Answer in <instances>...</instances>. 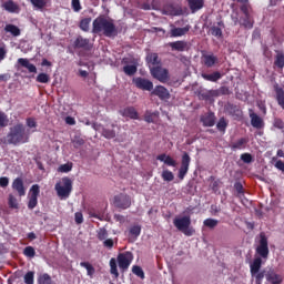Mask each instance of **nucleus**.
Wrapping results in <instances>:
<instances>
[{
	"mask_svg": "<svg viewBox=\"0 0 284 284\" xmlns=\"http://www.w3.org/2000/svg\"><path fill=\"white\" fill-rule=\"evenodd\" d=\"M93 34H103L104 37H116V26L114 20L100 16L93 20Z\"/></svg>",
	"mask_w": 284,
	"mask_h": 284,
	"instance_id": "obj_1",
	"label": "nucleus"
},
{
	"mask_svg": "<svg viewBox=\"0 0 284 284\" xmlns=\"http://www.w3.org/2000/svg\"><path fill=\"white\" fill-rule=\"evenodd\" d=\"M7 141L11 145H21L30 141V135L26 131V125L23 123H18L10 128L7 134Z\"/></svg>",
	"mask_w": 284,
	"mask_h": 284,
	"instance_id": "obj_2",
	"label": "nucleus"
},
{
	"mask_svg": "<svg viewBox=\"0 0 284 284\" xmlns=\"http://www.w3.org/2000/svg\"><path fill=\"white\" fill-rule=\"evenodd\" d=\"M54 190L61 201L70 199L72 194V180L70 178H62V180L55 183Z\"/></svg>",
	"mask_w": 284,
	"mask_h": 284,
	"instance_id": "obj_3",
	"label": "nucleus"
},
{
	"mask_svg": "<svg viewBox=\"0 0 284 284\" xmlns=\"http://www.w3.org/2000/svg\"><path fill=\"white\" fill-rule=\"evenodd\" d=\"M173 225L185 236H192L194 234V229L190 227L192 225V219L190 216L175 217Z\"/></svg>",
	"mask_w": 284,
	"mask_h": 284,
	"instance_id": "obj_4",
	"label": "nucleus"
},
{
	"mask_svg": "<svg viewBox=\"0 0 284 284\" xmlns=\"http://www.w3.org/2000/svg\"><path fill=\"white\" fill-rule=\"evenodd\" d=\"M132 261H134V255L132 254V252L126 251L118 255V265L120 270H122V272H125V270H128L130 265H132Z\"/></svg>",
	"mask_w": 284,
	"mask_h": 284,
	"instance_id": "obj_5",
	"label": "nucleus"
},
{
	"mask_svg": "<svg viewBox=\"0 0 284 284\" xmlns=\"http://www.w3.org/2000/svg\"><path fill=\"white\" fill-rule=\"evenodd\" d=\"M256 254L262 256V258H267L270 254V247L267 246V237L265 233L260 234V244L256 247Z\"/></svg>",
	"mask_w": 284,
	"mask_h": 284,
	"instance_id": "obj_6",
	"label": "nucleus"
},
{
	"mask_svg": "<svg viewBox=\"0 0 284 284\" xmlns=\"http://www.w3.org/2000/svg\"><path fill=\"white\" fill-rule=\"evenodd\" d=\"M40 192L41 190L39 184H33L31 186L30 193H29V203H28L29 210H34V207H37V204L39 203L38 199H39Z\"/></svg>",
	"mask_w": 284,
	"mask_h": 284,
	"instance_id": "obj_7",
	"label": "nucleus"
},
{
	"mask_svg": "<svg viewBox=\"0 0 284 284\" xmlns=\"http://www.w3.org/2000/svg\"><path fill=\"white\" fill-rule=\"evenodd\" d=\"M151 74L153 79H156L161 83H165L168 79H170L168 69L161 68V67H155L151 69Z\"/></svg>",
	"mask_w": 284,
	"mask_h": 284,
	"instance_id": "obj_8",
	"label": "nucleus"
},
{
	"mask_svg": "<svg viewBox=\"0 0 284 284\" xmlns=\"http://www.w3.org/2000/svg\"><path fill=\"white\" fill-rule=\"evenodd\" d=\"M133 83L139 90H144L146 92L154 90V83L145 78H134Z\"/></svg>",
	"mask_w": 284,
	"mask_h": 284,
	"instance_id": "obj_9",
	"label": "nucleus"
},
{
	"mask_svg": "<svg viewBox=\"0 0 284 284\" xmlns=\"http://www.w3.org/2000/svg\"><path fill=\"white\" fill-rule=\"evenodd\" d=\"M190 161H192V159L190 158V154L183 153L182 164H181V168L179 170V179L181 181H183V179H185V175L187 174V172L190 170Z\"/></svg>",
	"mask_w": 284,
	"mask_h": 284,
	"instance_id": "obj_10",
	"label": "nucleus"
},
{
	"mask_svg": "<svg viewBox=\"0 0 284 284\" xmlns=\"http://www.w3.org/2000/svg\"><path fill=\"white\" fill-rule=\"evenodd\" d=\"M114 205L121 210H128V207L132 205V201L130 200V196L120 194L114 197Z\"/></svg>",
	"mask_w": 284,
	"mask_h": 284,
	"instance_id": "obj_11",
	"label": "nucleus"
},
{
	"mask_svg": "<svg viewBox=\"0 0 284 284\" xmlns=\"http://www.w3.org/2000/svg\"><path fill=\"white\" fill-rule=\"evenodd\" d=\"M266 284H281L283 283V276L274 272V270L270 268L265 273Z\"/></svg>",
	"mask_w": 284,
	"mask_h": 284,
	"instance_id": "obj_12",
	"label": "nucleus"
},
{
	"mask_svg": "<svg viewBox=\"0 0 284 284\" xmlns=\"http://www.w3.org/2000/svg\"><path fill=\"white\" fill-rule=\"evenodd\" d=\"M93 128L97 132H101L104 139H114L116 136V132L113 129L103 128L101 124H94Z\"/></svg>",
	"mask_w": 284,
	"mask_h": 284,
	"instance_id": "obj_13",
	"label": "nucleus"
},
{
	"mask_svg": "<svg viewBox=\"0 0 284 284\" xmlns=\"http://www.w3.org/2000/svg\"><path fill=\"white\" fill-rule=\"evenodd\" d=\"M250 119H251V125L253 128H256L257 130H261L265 125L263 122V118L258 116V114L254 113V111L250 110Z\"/></svg>",
	"mask_w": 284,
	"mask_h": 284,
	"instance_id": "obj_14",
	"label": "nucleus"
},
{
	"mask_svg": "<svg viewBox=\"0 0 284 284\" xmlns=\"http://www.w3.org/2000/svg\"><path fill=\"white\" fill-rule=\"evenodd\" d=\"M152 94L159 97V99H161L162 101L165 99H170V91H168V89H165V87L163 85L155 87L152 91Z\"/></svg>",
	"mask_w": 284,
	"mask_h": 284,
	"instance_id": "obj_15",
	"label": "nucleus"
},
{
	"mask_svg": "<svg viewBox=\"0 0 284 284\" xmlns=\"http://www.w3.org/2000/svg\"><path fill=\"white\" fill-rule=\"evenodd\" d=\"M18 63L21 65V68H26L31 74H37V67L30 63V60L27 58H19Z\"/></svg>",
	"mask_w": 284,
	"mask_h": 284,
	"instance_id": "obj_16",
	"label": "nucleus"
},
{
	"mask_svg": "<svg viewBox=\"0 0 284 284\" xmlns=\"http://www.w3.org/2000/svg\"><path fill=\"white\" fill-rule=\"evenodd\" d=\"M201 122L205 128H213L214 123H216V116H214V113H206L202 115Z\"/></svg>",
	"mask_w": 284,
	"mask_h": 284,
	"instance_id": "obj_17",
	"label": "nucleus"
},
{
	"mask_svg": "<svg viewBox=\"0 0 284 284\" xmlns=\"http://www.w3.org/2000/svg\"><path fill=\"white\" fill-rule=\"evenodd\" d=\"M26 132L30 136L37 132V120L34 118H27L26 119Z\"/></svg>",
	"mask_w": 284,
	"mask_h": 284,
	"instance_id": "obj_18",
	"label": "nucleus"
},
{
	"mask_svg": "<svg viewBox=\"0 0 284 284\" xmlns=\"http://www.w3.org/2000/svg\"><path fill=\"white\" fill-rule=\"evenodd\" d=\"M12 187L18 192L19 196H26V187L23 186V180H21V178H17L13 181Z\"/></svg>",
	"mask_w": 284,
	"mask_h": 284,
	"instance_id": "obj_19",
	"label": "nucleus"
},
{
	"mask_svg": "<svg viewBox=\"0 0 284 284\" xmlns=\"http://www.w3.org/2000/svg\"><path fill=\"white\" fill-rule=\"evenodd\" d=\"M190 10L194 12H199V10L203 9V6L205 4L204 0H187Z\"/></svg>",
	"mask_w": 284,
	"mask_h": 284,
	"instance_id": "obj_20",
	"label": "nucleus"
},
{
	"mask_svg": "<svg viewBox=\"0 0 284 284\" xmlns=\"http://www.w3.org/2000/svg\"><path fill=\"white\" fill-rule=\"evenodd\" d=\"M158 161H161L162 163H164L165 165H169L170 168H176V162L174 159H172V156L168 155V154H160L158 155Z\"/></svg>",
	"mask_w": 284,
	"mask_h": 284,
	"instance_id": "obj_21",
	"label": "nucleus"
},
{
	"mask_svg": "<svg viewBox=\"0 0 284 284\" xmlns=\"http://www.w3.org/2000/svg\"><path fill=\"white\" fill-rule=\"evenodd\" d=\"M240 26L246 30H252L254 28V19H252V16H244V18L240 19Z\"/></svg>",
	"mask_w": 284,
	"mask_h": 284,
	"instance_id": "obj_22",
	"label": "nucleus"
},
{
	"mask_svg": "<svg viewBox=\"0 0 284 284\" xmlns=\"http://www.w3.org/2000/svg\"><path fill=\"white\" fill-rule=\"evenodd\" d=\"M274 65H275V68H278V70H283V68H284V52L283 51H276L275 59H274Z\"/></svg>",
	"mask_w": 284,
	"mask_h": 284,
	"instance_id": "obj_23",
	"label": "nucleus"
},
{
	"mask_svg": "<svg viewBox=\"0 0 284 284\" xmlns=\"http://www.w3.org/2000/svg\"><path fill=\"white\" fill-rule=\"evenodd\" d=\"M2 8L7 10V12L17 13L19 12V4H17L14 1L9 0L2 4Z\"/></svg>",
	"mask_w": 284,
	"mask_h": 284,
	"instance_id": "obj_24",
	"label": "nucleus"
},
{
	"mask_svg": "<svg viewBox=\"0 0 284 284\" xmlns=\"http://www.w3.org/2000/svg\"><path fill=\"white\" fill-rule=\"evenodd\" d=\"M190 32V26H185L184 28H173L171 29V37H183Z\"/></svg>",
	"mask_w": 284,
	"mask_h": 284,
	"instance_id": "obj_25",
	"label": "nucleus"
},
{
	"mask_svg": "<svg viewBox=\"0 0 284 284\" xmlns=\"http://www.w3.org/2000/svg\"><path fill=\"white\" fill-rule=\"evenodd\" d=\"M217 26H213L211 28V34L213 37H216L217 39H221V37H223V28H225V26L223 24V22H217Z\"/></svg>",
	"mask_w": 284,
	"mask_h": 284,
	"instance_id": "obj_26",
	"label": "nucleus"
},
{
	"mask_svg": "<svg viewBox=\"0 0 284 284\" xmlns=\"http://www.w3.org/2000/svg\"><path fill=\"white\" fill-rule=\"evenodd\" d=\"M122 116H126L129 119H139V112L133 106H129L122 111Z\"/></svg>",
	"mask_w": 284,
	"mask_h": 284,
	"instance_id": "obj_27",
	"label": "nucleus"
},
{
	"mask_svg": "<svg viewBox=\"0 0 284 284\" xmlns=\"http://www.w3.org/2000/svg\"><path fill=\"white\" fill-rule=\"evenodd\" d=\"M261 265H263V261L261 260V257H256L250 264L251 274H256V272H261Z\"/></svg>",
	"mask_w": 284,
	"mask_h": 284,
	"instance_id": "obj_28",
	"label": "nucleus"
},
{
	"mask_svg": "<svg viewBox=\"0 0 284 284\" xmlns=\"http://www.w3.org/2000/svg\"><path fill=\"white\" fill-rule=\"evenodd\" d=\"M203 61L206 68H212L216 63V61H219V59L214 54H204Z\"/></svg>",
	"mask_w": 284,
	"mask_h": 284,
	"instance_id": "obj_29",
	"label": "nucleus"
},
{
	"mask_svg": "<svg viewBox=\"0 0 284 284\" xmlns=\"http://www.w3.org/2000/svg\"><path fill=\"white\" fill-rule=\"evenodd\" d=\"M245 145H247V139L242 138V139H239L237 141L233 142L231 144V149L234 151L244 150Z\"/></svg>",
	"mask_w": 284,
	"mask_h": 284,
	"instance_id": "obj_30",
	"label": "nucleus"
},
{
	"mask_svg": "<svg viewBox=\"0 0 284 284\" xmlns=\"http://www.w3.org/2000/svg\"><path fill=\"white\" fill-rule=\"evenodd\" d=\"M221 72L215 71L213 73H202V78H204L205 81H211L213 83H215V81H219V79H221Z\"/></svg>",
	"mask_w": 284,
	"mask_h": 284,
	"instance_id": "obj_31",
	"label": "nucleus"
},
{
	"mask_svg": "<svg viewBox=\"0 0 284 284\" xmlns=\"http://www.w3.org/2000/svg\"><path fill=\"white\" fill-rule=\"evenodd\" d=\"M4 31L12 34V37H20L21 36V29L14 24H7L4 27Z\"/></svg>",
	"mask_w": 284,
	"mask_h": 284,
	"instance_id": "obj_32",
	"label": "nucleus"
},
{
	"mask_svg": "<svg viewBox=\"0 0 284 284\" xmlns=\"http://www.w3.org/2000/svg\"><path fill=\"white\" fill-rule=\"evenodd\" d=\"M275 92H276V101L278 103V105L282 108V110H284V90L283 88H275Z\"/></svg>",
	"mask_w": 284,
	"mask_h": 284,
	"instance_id": "obj_33",
	"label": "nucleus"
},
{
	"mask_svg": "<svg viewBox=\"0 0 284 284\" xmlns=\"http://www.w3.org/2000/svg\"><path fill=\"white\" fill-rule=\"evenodd\" d=\"M75 48H88L90 45V40L83 37H78L74 41Z\"/></svg>",
	"mask_w": 284,
	"mask_h": 284,
	"instance_id": "obj_34",
	"label": "nucleus"
},
{
	"mask_svg": "<svg viewBox=\"0 0 284 284\" xmlns=\"http://www.w3.org/2000/svg\"><path fill=\"white\" fill-rule=\"evenodd\" d=\"M36 10H43L45 6H48V1L45 0H29Z\"/></svg>",
	"mask_w": 284,
	"mask_h": 284,
	"instance_id": "obj_35",
	"label": "nucleus"
},
{
	"mask_svg": "<svg viewBox=\"0 0 284 284\" xmlns=\"http://www.w3.org/2000/svg\"><path fill=\"white\" fill-rule=\"evenodd\" d=\"M185 42L183 41H176V42H172L170 44V47L172 48V50H178V52H183L185 50Z\"/></svg>",
	"mask_w": 284,
	"mask_h": 284,
	"instance_id": "obj_36",
	"label": "nucleus"
},
{
	"mask_svg": "<svg viewBox=\"0 0 284 284\" xmlns=\"http://www.w3.org/2000/svg\"><path fill=\"white\" fill-rule=\"evenodd\" d=\"M80 265L82 267H84V270H87V274L88 276H94V266H92V264H90L89 262H81Z\"/></svg>",
	"mask_w": 284,
	"mask_h": 284,
	"instance_id": "obj_37",
	"label": "nucleus"
},
{
	"mask_svg": "<svg viewBox=\"0 0 284 284\" xmlns=\"http://www.w3.org/2000/svg\"><path fill=\"white\" fill-rule=\"evenodd\" d=\"M110 272L111 274L115 277L119 278V270L116 268V260L114 257H112L110 260Z\"/></svg>",
	"mask_w": 284,
	"mask_h": 284,
	"instance_id": "obj_38",
	"label": "nucleus"
},
{
	"mask_svg": "<svg viewBox=\"0 0 284 284\" xmlns=\"http://www.w3.org/2000/svg\"><path fill=\"white\" fill-rule=\"evenodd\" d=\"M92 22V18H84L80 21V29L83 30V32H88L90 30V23Z\"/></svg>",
	"mask_w": 284,
	"mask_h": 284,
	"instance_id": "obj_39",
	"label": "nucleus"
},
{
	"mask_svg": "<svg viewBox=\"0 0 284 284\" xmlns=\"http://www.w3.org/2000/svg\"><path fill=\"white\" fill-rule=\"evenodd\" d=\"M148 63H151L152 65H159V54L156 53H149L146 57Z\"/></svg>",
	"mask_w": 284,
	"mask_h": 284,
	"instance_id": "obj_40",
	"label": "nucleus"
},
{
	"mask_svg": "<svg viewBox=\"0 0 284 284\" xmlns=\"http://www.w3.org/2000/svg\"><path fill=\"white\" fill-rule=\"evenodd\" d=\"M203 225L205 227H209L210 230H214V227H216V225H219V220L206 219V220H204Z\"/></svg>",
	"mask_w": 284,
	"mask_h": 284,
	"instance_id": "obj_41",
	"label": "nucleus"
},
{
	"mask_svg": "<svg viewBox=\"0 0 284 284\" xmlns=\"http://www.w3.org/2000/svg\"><path fill=\"white\" fill-rule=\"evenodd\" d=\"M123 72L128 74V77H133V74H136V65H125L123 67Z\"/></svg>",
	"mask_w": 284,
	"mask_h": 284,
	"instance_id": "obj_42",
	"label": "nucleus"
},
{
	"mask_svg": "<svg viewBox=\"0 0 284 284\" xmlns=\"http://www.w3.org/2000/svg\"><path fill=\"white\" fill-rule=\"evenodd\" d=\"M38 284H52V277H50L48 273H44L39 276Z\"/></svg>",
	"mask_w": 284,
	"mask_h": 284,
	"instance_id": "obj_43",
	"label": "nucleus"
},
{
	"mask_svg": "<svg viewBox=\"0 0 284 284\" xmlns=\"http://www.w3.org/2000/svg\"><path fill=\"white\" fill-rule=\"evenodd\" d=\"M255 278V284H263V278H265V272L257 271L255 274H251Z\"/></svg>",
	"mask_w": 284,
	"mask_h": 284,
	"instance_id": "obj_44",
	"label": "nucleus"
},
{
	"mask_svg": "<svg viewBox=\"0 0 284 284\" xmlns=\"http://www.w3.org/2000/svg\"><path fill=\"white\" fill-rule=\"evenodd\" d=\"M23 254L28 258H34V256L37 255V251H34V247H32V246H27L23 250Z\"/></svg>",
	"mask_w": 284,
	"mask_h": 284,
	"instance_id": "obj_45",
	"label": "nucleus"
},
{
	"mask_svg": "<svg viewBox=\"0 0 284 284\" xmlns=\"http://www.w3.org/2000/svg\"><path fill=\"white\" fill-rule=\"evenodd\" d=\"M161 176L163 181H166V182L174 181V173H172V171L170 170H164Z\"/></svg>",
	"mask_w": 284,
	"mask_h": 284,
	"instance_id": "obj_46",
	"label": "nucleus"
},
{
	"mask_svg": "<svg viewBox=\"0 0 284 284\" xmlns=\"http://www.w3.org/2000/svg\"><path fill=\"white\" fill-rule=\"evenodd\" d=\"M36 81L38 83H50V75L48 73H39Z\"/></svg>",
	"mask_w": 284,
	"mask_h": 284,
	"instance_id": "obj_47",
	"label": "nucleus"
},
{
	"mask_svg": "<svg viewBox=\"0 0 284 284\" xmlns=\"http://www.w3.org/2000/svg\"><path fill=\"white\" fill-rule=\"evenodd\" d=\"M58 172H61V173L72 172V163H71V162H68V163H65V164H61V165L58 168Z\"/></svg>",
	"mask_w": 284,
	"mask_h": 284,
	"instance_id": "obj_48",
	"label": "nucleus"
},
{
	"mask_svg": "<svg viewBox=\"0 0 284 284\" xmlns=\"http://www.w3.org/2000/svg\"><path fill=\"white\" fill-rule=\"evenodd\" d=\"M132 272L133 274H135V276H139V278H145V273L143 272V268H141V266L134 265L132 267Z\"/></svg>",
	"mask_w": 284,
	"mask_h": 284,
	"instance_id": "obj_49",
	"label": "nucleus"
},
{
	"mask_svg": "<svg viewBox=\"0 0 284 284\" xmlns=\"http://www.w3.org/2000/svg\"><path fill=\"white\" fill-rule=\"evenodd\" d=\"M216 128L220 132H225L227 128V121H225V118H221L216 124Z\"/></svg>",
	"mask_w": 284,
	"mask_h": 284,
	"instance_id": "obj_50",
	"label": "nucleus"
},
{
	"mask_svg": "<svg viewBox=\"0 0 284 284\" xmlns=\"http://www.w3.org/2000/svg\"><path fill=\"white\" fill-rule=\"evenodd\" d=\"M24 283H26V284H34V272L29 271V272L24 275Z\"/></svg>",
	"mask_w": 284,
	"mask_h": 284,
	"instance_id": "obj_51",
	"label": "nucleus"
},
{
	"mask_svg": "<svg viewBox=\"0 0 284 284\" xmlns=\"http://www.w3.org/2000/svg\"><path fill=\"white\" fill-rule=\"evenodd\" d=\"M130 234L138 239V236H141V225H134L130 229Z\"/></svg>",
	"mask_w": 284,
	"mask_h": 284,
	"instance_id": "obj_52",
	"label": "nucleus"
},
{
	"mask_svg": "<svg viewBox=\"0 0 284 284\" xmlns=\"http://www.w3.org/2000/svg\"><path fill=\"white\" fill-rule=\"evenodd\" d=\"M9 207H12L13 210L19 209V202H17V197L14 195H9Z\"/></svg>",
	"mask_w": 284,
	"mask_h": 284,
	"instance_id": "obj_53",
	"label": "nucleus"
},
{
	"mask_svg": "<svg viewBox=\"0 0 284 284\" xmlns=\"http://www.w3.org/2000/svg\"><path fill=\"white\" fill-rule=\"evenodd\" d=\"M98 239H99V241H105L108 239V230L99 229Z\"/></svg>",
	"mask_w": 284,
	"mask_h": 284,
	"instance_id": "obj_54",
	"label": "nucleus"
},
{
	"mask_svg": "<svg viewBox=\"0 0 284 284\" xmlns=\"http://www.w3.org/2000/svg\"><path fill=\"white\" fill-rule=\"evenodd\" d=\"M8 115L0 111V128H6L8 125Z\"/></svg>",
	"mask_w": 284,
	"mask_h": 284,
	"instance_id": "obj_55",
	"label": "nucleus"
},
{
	"mask_svg": "<svg viewBox=\"0 0 284 284\" xmlns=\"http://www.w3.org/2000/svg\"><path fill=\"white\" fill-rule=\"evenodd\" d=\"M154 116H159V113L154 112V113H150L146 112L144 120L146 121V123H154Z\"/></svg>",
	"mask_w": 284,
	"mask_h": 284,
	"instance_id": "obj_56",
	"label": "nucleus"
},
{
	"mask_svg": "<svg viewBox=\"0 0 284 284\" xmlns=\"http://www.w3.org/2000/svg\"><path fill=\"white\" fill-rule=\"evenodd\" d=\"M71 6L74 12H81V1L80 0H72Z\"/></svg>",
	"mask_w": 284,
	"mask_h": 284,
	"instance_id": "obj_57",
	"label": "nucleus"
},
{
	"mask_svg": "<svg viewBox=\"0 0 284 284\" xmlns=\"http://www.w3.org/2000/svg\"><path fill=\"white\" fill-rule=\"evenodd\" d=\"M241 160L243 161V163H252L253 158H252V154L250 153H243L241 155Z\"/></svg>",
	"mask_w": 284,
	"mask_h": 284,
	"instance_id": "obj_58",
	"label": "nucleus"
},
{
	"mask_svg": "<svg viewBox=\"0 0 284 284\" xmlns=\"http://www.w3.org/2000/svg\"><path fill=\"white\" fill-rule=\"evenodd\" d=\"M241 11L243 12L244 17H252V12H250V6L243 4L241 7Z\"/></svg>",
	"mask_w": 284,
	"mask_h": 284,
	"instance_id": "obj_59",
	"label": "nucleus"
},
{
	"mask_svg": "<svg viewBox=\"0 0 284 284\" xmlns=\"http://www.w3.org/2000/svg\"><path fill=\"white\" fill-rule=\"evenodd\" d=\"M10 185V179L7 176L0 178V187H8Z\"/></svg>",
	"mask_w": 284,
	"mask_h": 284,
	"instance_id": "obj_60",
	"label": "nucleus"
},
{
	"mask_svg": "<svg viewBox=\"0 0 284 284\" xmlns=\"http://www.w3.org/2000/svg\"><path fill=\"white\" fill-rule=\"evenodd\" d=\"M104 247H108L109 250H112L114 247V241L112 239L103 240Z\"/></svg>",
	"mask_w": 284,
	"mask_h": 284,
	"instance_id": "obj_61",
	"label": "nucleus"
},
{
	"mask_svg": "<svg viewBox=\"0 0 284 284\" xmlns=\"http://www.w3.org/2000/svg\"><path fill=\"white\" fill-rule=\"evenodd\" d=\"M273 125H274V128H277L278 130H283V128H284L283 120L275 119Z\"/></svg>",
	"mask_w": 284,
	"mask_h": 284,
	"instance_id": "obj_62",
	"label": "nucleus"
},
{
	"mask_svg": "<svg viewBox=\"0 0 284 284\" xmlns=\"http://www.w3.org/2000/svg\"><path fill=\"white\" fill-rule=\"evenodd\" d=\"M75 223H78V225H81V223H83V214L81 212L75 213Z\"/></svg>",
	"mask_w": 284,
	"mask_h": 284,
	"instance_id": "obj_63",
	"label": "nucleus"
},
{
	"mask_svg": "<svg viewBox=\"0 0 284 284\" xmlns=\"http://www.w3.org/2000/svg\"><path fill=\"white\" fill-rule=\"evenodd\" d=\"M275 168H276V170H280V172H284V162L282 160H278L275 163Z\"/></svg>",
	"mask_w": 284,
	"mask_h": 284,
	"instance_id": "obj_64",
	"label": "nucleus"
}]
</instances>
